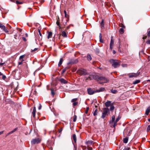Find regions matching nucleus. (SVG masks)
I'll use <instances>...</instances> for the list:
<instances>
[{"instance_id": "69168bd1", "label": "nucleus", "mask_w": 150, "mask_h": 150, "mask_svg": "<svg viewBox=\"0 0 150 150\" xmlns=\"http://www.w3.org/2000/svg\"><path fill=\"white\" fill-rule=\"evenodd\" d=\"M113 53L114 54H115L116 53V52L115 50H113Z\"/></svg>"}, {"instance_id": "f704fd0d", "label": "nucleus", "mask_w": 150, "mask_h": 150, "mask_svg": "<svg viewBox=\"0 0 150 150\" xmlns=\"http://www.w3.org/2000/svg\"><path fill=\"white\" fill-rule=\"evenodd\" d=\"M114 106L112 105L110 106V110H114Z\"/></svg>"}, {"instance_id": "6ab92c4d", "label": "nucleus", "mask_w": 150, "mask_h": 150, "mask_svg": "<svg viewBox=\"0 0 150 150\" xmlns=\"http://www.w3.org/2000/svg\"><path fill=\"white\" fill-rule=\"evenodd\" d=\"M73 139L75 143L76 142V137L75 134H73L72 136Z\"/></svg>"}, {"instance_id": "4468645a", "label": "nucleus", "mask_w": 150, "mask_h": 150, "mask_svg": "<svg viewBox=\"0 0 150 150\" xmlns=\"http://www.w3.org/2000/svg\"><path fill=\"white\" fill-rule=\"evenodd\" d=\"M60 82L64 84H66L68 82L66 80H65L64 79H61L60 80Z\"/></svg>"}, {"instance_id": "a19ab883", "label": "nucleus", "mask_w": 150, "mask_h": 150, "mask_svg": "<svg viewBox=\"0 0 150 150\" xmlns=\"http://www.w3.org/2000/svg\"><path fill=\"white\" fill-rule=\"evenodd\" d=\"M38 48H35L34 50H31V52H35L37 50H38Z\"/></svg>"}, {"instance_id": "052dcab7", "label": "nucleus", "mask_w": 150, "mask_h": 150, "mask_svg": "<svg viewBox=\"0 0 150 150\" xmlns=\"http://www.w3.org/2000/svg\"><path fill=\"white\" fill-rule=\"evenodd\" d=\"M66 21H67V22H65V23H64H64H63V25H66V24H67V20H66Z\"/></svg>"}, {"instance_id": "cd10ccee", "label": "nucleus", "mask_w": 150, "mask_h": 150, "mask_svg": "<svg viewBox=\"0 0 150 150\" xmlns=\"http://www.w3.org/2000/svg\"><path fill=\"white\" fill-rule=\"evenodd\" d=\"M111 91L112 93L114 94L116 93L117 92L116 90L113 89L111 90Z\"/></svg>"}, {"instance_id": "338daca9", "label": "nucleus", "mask_w": 150, "mask_h": 150, "mask_svg": "<svg viewBox=\"0 0 150 150\" xmlns=\"http://www.w3.org/2000/svg\"><path fill=\"white\" fill-rule=\"evenodd\" d=\"M100 41L101 42H102V43H103V40H102V39H101V40H100Z\"/></svg>"}, {"instance_id": "7ed1b4c3", "label": "nucleus", "mask_w": 150, "mask_h": 150, "mask_svg": "<svg viewBox=\"0 0 150 150\" xmlns=\"http://www.w3.org/2000/svg\"><path fill=\"white\" fill-rule=\"evenodd\" d=\"M41 139L39 138H36L32 139L31 141L32 144L34 145L40 143Z\"/></svg>"}, {"instance_id": "a878e982", "label": "nucleus", "mask_w": 150, "mask_h": 150, "mask_svg": "<svg viewBox=\"0 0 150 150\" xmlns=\"http://www.w3.org/2000/svg\"><path fill=\"white\" fill-rule=\"evenodd\" d=\"M87 59L88 60H91L92 59V57L90 54H88L87 56Z\"/></svg>"}, {"instance_id": "a18cd8bd", "label": "nucleus", "mask_w": 150, "mask_h": 150, "mask_svg": "<svg viewBox=\"0 0 150 150\" xmlns=\"http://www.w3.org/2000/svg\"><path fill=\"white\" fill-rule=\"evenodd\" d=\"M100 25L101 27H103L104 24H103V21L102 20L101 23H100Z\"/></svg>"}, {"instance_id": "2eb2a0df", "label": "nucleus", "mask_w": 150, "mask_h": 150, "mask_svg": "<svg viewBox=\"0 0 150 150\" xmlns=\"http://www.w3.org/2000/svg\"><path fill=\"white\" fill-rule=\"evenodd\" d=\"M93 79H94L93 75H90L89 76L88 78H86V79L88 80V79H90V80H91Z\"/></svg>"}, {"instance_id": "5fc2aeb1", "label": "nucleus", "mask_w": 150, "mask_h": 150, "mask_svg": "<svg viewBox=\"0 0 150 150\" xmlns=\"http://www.w3.org/2000/svg\"><path fill=\"white\" fill-rule=\"evenodd\" d=\"M102 38V35H101V33H100V35H99L100 39V40H101Z\"/></svg>"}, {"instance_id": "b1692460", "label": "nucleus", "mask_w": 150, "mask_h": 150, "mask_svg": "<svg viewBox=\"0 0 150 150\" xmlns=\"http://www.w3.org/2000/svg\"><path fill=\"white\" fill-rule=\"evenodd\" d=\"M128 141V138L127 137H125L123 139V142L125 143H127Z\"/></svg>"}, {"instance_id": "aec40b11", "label": "nucleus", "mask_w": 150, "mask_h": 150, "mask_svg": "<svg viewBox=\"0 0 150 150\" xmlns=\"http://www.w3.org/2000/svg\"><path fill=\"white\" fill-rule=\"evenodd\" d=\"M63 61V59L62 58H60L59 61V62L58 64V66L59 67H60L61 65V64H62Z\"/></svg>"}, {"instance_id": "680f3d73", "label": "nucleus", "mask_w": 150, "mask_h": 150, "mask_svg": "<svg viewBox=\"0 0 150 150\" xmlns=\"http://www.w3.org/2000/svg\"><path fill=\"white\" fill-rule=\"evenodd\" d=\"M147 38V36H145L144 37H143V39H144H144H145L146 38Z\"/></svg>"}, {"instance_id": "0eeeda50", "label": "nucleus", "mask_w": 150, "mask_h": 150, "mask_svg": "<svg viewBox=\"0 0 150 150\" xmlns=\"http://www.w3.org/2000/svg\"><path fill=\"white\" fill-rule=\"evenodd\" d=\"M140 72L137 73H132L131 74H128V76L130 78H133V77H135L138 76Z\"/></svg>"}, {"instance_id": "774afa93", "label": "nucleus", "mask_w": 150, "mask_h": 150, "mask_svg": "<svg viewBox=\"0 0 150 150\" xmlns=\"http://www.w3.org/2000/svg\"><path fill=\"white\" fill-rule=\"evenodd\" d=\"M3 75V74L1 72H0V76H2Z\"/></svg>"}, {"instance_id": "39448f33", "label": "nucleus", "mask_w": 150, "mask_h": 150, "mask_svg": "<svg viewBox=\"0 0 150 150\" xmlns=\"http://www.w3.org/2000/svg\"><path fill=\"white\" fill-rule=\"evenodd\" d=\"M103 112L101 116V118L104 119L107 115V113L109 112V109L108 108H104Z\"/></svg>"}, {"instance_id": "79ce46f5", "label": "nucleus", "mask_w": 150, "mask_h": 150, "mask_svg": "<svg viewBox=\"0 0 150 150\" xmlns=\"http://www.w3.org/2000/svg\"><path fill=\"white\" fill-rule=\"evenodd\" d=\"M150 130V125H149L148 126L147 129V132H149Z\"/></svg>"}, {"instance_id": "473e14b6", "label": "nucleus", "mask_w": 150, "mask_h": 150, "mask_svg": "<svg viewBox=\"0 0 150 150\" xmlns=\"http://www.w3.org/2000/svg\"><path fill=\"white\" fill-rule=\"evenodd\" d=\"M92 148L91 147L88 146L87 148L84 150H92Z\"/></svg>"}, {"instance_id": "ddd939ff", "label": "nucleus", "mask_w": 150, "mask_h": 150, "mask_svg": "<svg viewBox=\"0 0 150 150\" xmlns=\"http://www.w3.org/2000/svg\"><path fill=\"white\" fill-rule=\"evenodd\" d=\"M38 32L40 36L39 38H38V40L39 41L41 40L42 39V35L40 32V30L39 29L38 30Z\"/></svg>"}, {"instance_id": "ea45409f", "label": "nucleus", "mask_w": 150, "mask_h": 150, "mask_svg": "<svg viewBox=\"0 0 150 150\" xmlns=\"http://www.w3.org/2000/svg\"><path fill=\"white\" fill-rule=\"evenodd\" d=\"M16 4H21L23 3L22 2H19L18 1H16Z\"/></svg>"}, {"instance_id": "4be33fe9", "label": "nucleus", "mask_w": 150, "mask_h": 150, "mask_svg": "<svg viewBox=\"0 0 150 150\" xmlns=\"http://www.w3.org/2000/svg\"><path fill=\"white\" fill-rule=\"evenodd\" d=\"M140 81L139 80H137L135 81L134 82H133V84H137L139 83H140Z\"/></svg>"}, {"instance_id": "a211bd4d", "label": "nucleus", "mask_w": 150, "mask_h": 150, "mask_svg": "<svg viewBox=\"0 0 150 150\" xmlns=\"http://www.w3.org/2000/svg\"><path fill=\"white\" fill-rule=\"evenodd\" d=\"M62 35L63 37H67V35L66 32L64 31H63L62 33Z\"/></svg>"}, {"instance_id": "bb28decb", "label": "nucleus", "mask_w": 150, "mask_h": 150, "mask_svg": "<svg viewBox=\"0 0 150 150\" xmlns=\"http://www.w3.org/2000/svg\"><path fill=\"white\" fill-rule=\"evenodd\" d=\"M115 116L114 115H113L112 117V119H111V123L113 122L115 120Z\"/></svg>"}, {"instance_id": "603ef678", "label": "nucleus", "mask_w": 150, "mask_h": 150, "mask_svg": "<svg viewBox=\"0 0 150 150\" xmlns=\"http://www.w3.org/2000/svg\"><path fill=\"white\" fill-rule=\"evenodd\" d=\"M75 117L73 119V121L74 122H75L76 120V116H75Z\"/></svg>"}, {"instance_id": "7c9ffc66", "label": "nucleus", "mask_w": 150, "mask_h": 150, "mask_svg": "<svg viewBox=\"0 0 150 150\" xmlns=\"http://www.w3.org/2000/svg\"><path fill=\"white\" fill-rule=\"evenodd\" d=\"M147 35L148 37H150V28L147 31Z\"/></svg>"}, {"instance_id": "e2e57ef3", "label": "nucleus", "mask_w": 150, "mask_h": 150, "mask_svg": "<svg viewBox=\"0 0 150 150\" xmlns=\"http://www.w3.org/2000/svg\"><path fill=\"white\" fill-rule=\"evenodd\" d=\"M5 64L4 63H0V65L2 66Z\"/></svg>"}, {"instance_id": "412c9836", "label": "nucleus", "mask_w": 150, "mask_h": 150, "mask_svg": "<svg viewBox=\"0 0 150 150\" xmlns=\"http://www.w3.org/2000/svg\"><path fill=\"white\" fill-rule=\"evenodd\" d=\"M70 67H67L64 69L62 71V73L64 74L66 71V70L68 69Z\"/></svg>"}, {"instance_id": "e433bc0d", "label": "nucleus", "mask_w": 150, "mask_h": 150, "mask_svg": "<svg viewBox=\"0 0 150 150\" xmlns=\"http://www.w3.org/2000/svg\"><path fill=\"white\" fill-rule=\"evenodd\" d=\"M93 142L92 141H89L87 142V143L88 144H92Z\"/></svg>"}, {"instance_id": "9d476101", "label": "nucleus", "mask_w": 150, "mask_h": 150, "mask_svg": "<svg viewBox=\"0 0 150 150\" xmlns=\"http://www.w3.org/2000/svg\"><path fill=\"white\" fill-rule=\"evenodd\" d=\"M36 112V108L35 107L33 108V111L32 112V114L33 115V116L34 117H35V113Z\"/></svg>"}, {"instance_id": "f8f14e48", "label": "nucleus", "mask_w": 150, "mask_h": 150, "mask_svg": "<svg viewBox=\"0 0 150 150\" xmlns=\"http://www.w3.org/2000/svg\"><path fill=\"white\" fill-rule=\"evenodd\" d=\"M105 90V88L103 87L100 88L99 89L96 90V93L100 92H102Z\"/></svg>"}, {"instance_id": "8fccbe9b", "label": "nucleus", "mask_w": 150, "mask_h": 150, "mask_svg": "<svg viewBox=\"0 0 150 150\" xmlns=\"http://www.w3.org/2000/svg\"><path fill=\"white\" fill-rule=\"evenodd\" d=\"M2 76V79L4 80H5L6 78V76L4 75H3V74Z\"/></svg>"}, {"instance_id": "c03bdc74", "label": "nucleus", "mask_w": 150, "mask_h": 150, "mask_svg": "<svg viewBox=\"0 0 150 150\" xmlns=\"http://www.w3.org/2000/svg\"><path fill=\"white\" fill-rule=\"evenodd\" d=\"M89 108L88 107H87L86 108V110L85 112V113L86 114H87L89 110Z\"/></svg>"}, {"instance_id": "37998d69", "label": "nucleus", "mask_w": 150, "mask_h": 150, "mask_svg": "<svg viewBox=\"0 0 150 150\" xmlns=\"http://www.w3.org/2000/svg\"><path fill=\"white\" fill-rule=\"evenodd\" d=\"M78 104V102H74L73 103V105L74 106H75L76 105H77Z\"/></svg>"}, {"instance_id": "6e6d98bb", "label": "nucleus", "mask_w": 150, "mask_h": 150, "mask_svg": "<svg viewBox=\"0 0 150 150\" xmlns=\"http://www.w3.org/2000/svg\"><path fill=\"white\" fill-rule=\"evenodd\" d=\"M4 131H2L0 132V135L3 134L4 133Z\"/></svg>"}, {"instance_id": "c756f323", "label": "nucleus", "mask_w": 150, "mask_h": 150, "mask_svg": "<svg viewBox=\"0 0 150 150\" xmlns=\"http://www.w3.org/2000/svg\"><path fill=\"white\" fill-rule=\"evenodd\" d=\"M24 59L21 60H19L20 61L18 62V65H21L23 64V61H24Z\"/></svg>"}, {"instance_id": "20e7f679", "label": "nucleus", "mask_w": 150, "mask_h": 150, "mask_svg": "<svg viewBox=\"0 0 150 150\" xmlns=\"http://www.w3.org/2000/svg\"><path fill=\"white\" fill-rule=\"evenodd\" d=\"M78 73L82 75H85L88 74L87 71L84 69L81 68L79 69L78 71Z\"/></svg>"}, {"instance_id": "c85d7f7f", "label": "nucleus", "mask_w": 150, "mask_h": 150, "mask_svg": "<svg viewBox=\"0 0 150 150\" xmlns=\"http://www.w3.org/2000/svg\"><path fill=\"white\" fill-rule=\"evenodd\" d=\"M25 55H22L21 56H20L19 58V60H21L23 59V58H24V57Z\"/></svg>"}, {"instance_id": "f03ea898", "label": "nucleus", "mask_w": 150, "mask_h": 150, "mask_svg": "<svg viewBox=\"0 0 150 150\" xmlns=\"http://www.w3.org/2000/svg\"><path fill=\"white\" fill-rule=\"evenodd\" d=\"M110 62L112 64V65L114 68H116L120 66V62L116 60L111 59Z\"/></svg>"}, {"instance_id": "1a4fd4ad", "label": "nucleus", "mask_w": 150, "mask_h": 150, "mask_svg": "<svg viewBox=\"0 0 150 150\" xmlns=\"http://www.w3.org/2000/svg\"><path fill=\"white\" fill-rule=\"evenodd\" d=\"M78 62V61L77 59H73L71 60L69 62L67 63L68 64H76Z\"/></svg>"}, {"instance_id": "4d7b16f0", "label": "nucleus", "mask_w": 150, "mask_h": 150, "mask_svg": "<svg viewBox=\"0 0 150 150\" xmlns=\"http://www.w3.org/2000/svg\"><path fill=\"white\" fill-rule=\"evenodd\" d=\"M62 128H61L59 130V133H61L62 131Z\"/></svg>"}, {"instance_id": "09e8293b", "label": "nucleus", "mask_w": 150, "mask_h": 150, "mask_svg": "<svg viewBox=\"0 0 150 150\" xmlns=\"http://www.w3.org/2000/svg\"><path fill=\"white\" fill-rule=\"evenodd\" d=\"M146 43L148 44H150V39L147 40L146 42Z\"/></svg>"}, {"instance_id": "0e129e2a", "label": "nucleus", "mask_w": 150, "mask_h": 150, "mask_svg": "<svg viewBox=\"0 0 150 150\" xmlns=\"http://www.w3.org/2000/svg\"><path fill=\"white\" fill-rule=\"evenodd\" d=\"M40 106H39V107L38 108V109L39 110L40 109H41V107H42L41 105L40 104Z\"/></svg>"}, {"instance_id": "c9c22d12", "label": "nucleus", "mask_w": 150, "mask_h": 150, "mask_svg": "<svg viewBox=\"0 0 150 150\" xmlns=\"http://www.w3.org/2000/svg\"><path fill=\"white\" fill-rule=\"evenodd\" d=\"M97 109H96L95 110V111H94L93 113V115L94 116H96V115H97Z\"/></svg>"}, {"instance_id": "72a5a7b5", "label": "nucleus", "mask_w": 150, "mask_h": 150, "mask_svg": "<svg viewBox=\"0 0 150 150\" xmlns=\"http://www.w3.org/2000/svg\"><path fill=\"white\" fill-rule=\"evenodd\" d=\"M51 94L52 96H54V90L53 89H51Z\"/></svg>"}, {"instance_id": "4c0bfd02", "label": "nucleus", "mask_w": 150, "mask_h": 150, "mask_svg": "<svg viewBox=\"0 0 150 150\" xmlns=\"http://www.w3.org/2000/svg\"><path fill=\"white\" fill-rule=\"evenodd\" d=\"M77 100H78V99L77 98L73 99L71 101L72 102H76V101Z\"/></svg>"}, {"instance_id": "de8ad7c7", "label": "nucleus", "mask_w": 150, "mask_h": 150, "mask_svg": "<svg viewBox=\"0 0 150 150\" xmlns=\"http://www.w3.org/2000/svg\"><path fill=\"white\" fill-rule=\"evenodd\" d=\"M117 122H116L115 121V122L114 123L113 125V127H114V128L117 125Z\"/></svg>"}, {"instance_id": "f3484780", "label": "nucleus", "mask_w": 150, "mask_h": 150, "mask_svg": "<svg viewBox=\"0 0 150 150\" xmlns=\"http://www.w3.org/2000/svg\"><path fill=\"white\" fill-rule=\"evenodd\" d=\"M52 35V33L51 32H49L48 33V35L47 37L48 39L51 38Z\"/></svg>"}, {"instance_id": "2f4dec72", "label": "nucleus", "mask_w": 150, "mask_h": 150, "mask_svg": "<svg viewBox=\"0 0 150 150\" xmlns=\"http://www.w3.org/2000/svg\"><path fill=\"white\" fill-rule=\"evenodd\" d=\"M64 14H65V17H66V18H68V15H67V12L65 10H64Z\"/></svg>"}, {"instance_id": "f257e3e1", "label": "nucleus", "mask_w": 150, "mask_h": 150, "mask_svg": "<svg viewBox=\"0 0 150 150\" xmlns=\"http://www.w3.org/2000/svg\"><path fill=\"white\" fill-rule=\"evenodd\" d=\"M96 80L99 82L100 84L107 83L109 81V80L107 78L103 76L98 77L96 78Z\"/></svg>"}, {"instance_id": "9b49d317", "label": "nucleus", "mask_w": 150, "mask_h": 150, "mask_svg": "<svg viewBox=\"0 0 150 150\" xmlns=\"http://www.w3.org/2000/svg\"><path fill=\"white\" fill-rule=\"evenodd\" d=\"M105 105L106 107H108L111 105V102L109 101H107L105 103Z\"/></svg>"}, {"instance_id": "393cba45", "label": "nucleus", "mask_w": 150, "mask_h": 150, "mask_svg": "<svg viewBox=\"0 0 150 150\" xmlns=\"http://www.w3.org/2000/svg\"><path fill=\"white\" fill-rule=\"evenodd\" d=\"M113 44H114V41H113L112 37L111 38V39L110 45H113Z\"/></svg>"}, {"instance_id": "dca6fc26", "label": "nucleus", "mask_w": 150, "mask_h": 150, "mask_svg": "<svg viewBox=\"0 0 150 150\" xmlns=\"http://www.w3.org/2000/svg\"><path fill=\"white\" fill-rule=\"evenodd\" d=\"M150 112V108L149 107L146 110V112L145 114L147 115H148L149 112Z\"/></svg>"}, {"instance_id": "5701e85b", "label": "nucleus", "mask_w": 150, "mask_h": 150, "mask_svg": "<svg viewBox=\"0 0 150 150\" xmlns=\"http://www.w3.org/2000/svg\"><path fill=\"white\" fill-rule=\"evenodd\" d=\"M119 32L120 34H123L124 33V30L123 28H121L119 30Z\"/></svg>"}, {"instance_id": "58836bf2", "label": "nucleus", "mask_w": 150, "mask_h": 150, "mask_svg": "<svg viewBox=\"0 0 150 150\" xmlns=\"http://www.w3.org/2000/svg\"><path fill=\"white\" fill-rule=\"evenodd\" d=\"M130 148L129 147H125L123 150H130Z\"/></svg>"}, {"instance_id": "6e6552de", "label": "nucleus", "mask_w": 150, "mask_h": 150, "mask_svg": "<svg viewBox=\"0 0 150 150\" xmlns=\"http://www.w3.org/2000/svg\"><path fill=\"white\" fill-rule=\"evenodd\" d=\"M0 28H1V29L3 30L6 33H8V31L6 28L5 26L2 24L1 23H0Z\"/></svg>"}, {"instance_id": "49530a36", "label": "nucleus", "mask_w": 150, "mask_h": 150, "mask_svg": "<svg viewBox=\"0 0 150 150\" xmlns=\"http://www.w3.org/2000/svg\"><path fill=\"white\" fill-rule=\"evenodd\" d=\"M56 24L57 25H58L59 26V28L60 29L61 28V27H60V25L59 23V22L58 21H57V22Z\"/></svg>"}, {"instance_id": "864d4df0", "label": "nucleus", "mask_w": 150, "mask_h": 150, "mask_svg": "<svg viewBox=\"0 0 150 150\" xmlns=\"http://www.w3.org/2000/svg\"><path fill=\"white\" fill-rule=\"evenodd\" d=\"M22 39L23 40H24V41H26V39L24 37H23L22 38Z\"/></svg>"}, {"instance_id": "13d9d810", "label": "nucleus", "mask_w": 150, "mask_h": 150, "mask_svg": "<svg viewBox=\"0 0 150 150\" xmlns=\"http://www.w3.org/2000/svg\"><path fill=\"white\" fill-rule=\"evenodd\" d=\"M17 129V128H15L14 129L13 131V132H15L16 131Z\"/></svg>"}, {"instance_id": "423d86ee", "label": "nucleus", "mask_w": 150, "mask_h": 150, "mask_svg": "<svg viewBox=\"0 0 150 150\" xmlns=\"http://www.w3.org/2000/svg\"><path fill=\"white\" fill-rule=\"evenodd\" d=\"M87 91L88 94L90 95H93L94 93H96V90H93L91 88H88L87 89Z\"/></svg>"}, {"instance_id": "3c124183", "label": "nucleus", "mask_w": 150, "mask_h": 150, "mask_svg": "<svg viewBox=\"0 0 150 150\" xmlns=\"http://www.w3.org/2000/svg\"><path fill=\"white\" fill-rule=\"evenodd\" d=\"M120 118L118 117L116 119V120H115V121L116 122H117L118 121H119V120H120Z\"/></svg>"}, {"instance_id": "bf43d9fd", "label": "nucleus", "mask_w": 150, "mask_h": 150, "mask_svg": "<svg viewBox=\"0 0 150 150\" xmlns=\"http://www.w3.org/2000/svg\"><path fill=\"white\" fill-rule=\"evenodd\" d=\"M113 46L112 45H110V48L111 49V50H112L113 48Z\"/></svg>"}]
</instances>
